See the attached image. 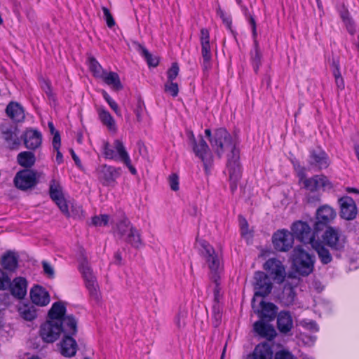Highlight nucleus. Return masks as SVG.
Returning a JSON list of instances; mask_svg holds the SVG:
<instances>
[{"mask_svg": "<svg viewBox=\"0 0 359 359\" xmlns=\"http://www.w3.org/2000/svg\"><path fill=\"white\" fill-rule=\"evenodd\" d=\"M332 65L334 67L333 75L335 78L336 85L339 89L342 90L344 88V83L339 71L338 62L333 60Z\"/></svg>", "mask_w": 359, "mask_h": 359, "instance_id": "44", "label": "nucleus"}, {"mask_svg": "<svg viewBox=\"0 0 359 359\" xmlns=\"http://www.w3.org/2000/svg\"><path fill=\"white\" fill-rule=\"evenodd\" d=\"M255 51L252 53V63L254 71L257 73L261 65V53L259 49L257 40H255Z\"/></svg>", "mask_w": 359, "mask_h": 359, "instance_id": "43", "label": "nucleus"}, {"mask_svg": "<svg viewBox=\"0 0 359 359\" xmlns=\"http://www.w3.org/2000/svg\"><path fill=\"white\" fill-rule=\"evenodd\" d=\"M49 194L51 199L55 201L60 210L67 217L70 216L69 205L64 197L62 188L60 183L52 180L50 182Z\"/></svg>", "mask_w": 359, "mask_h": 359, "instance_id": "11", "label": "nucleus"}, {"mask_svg": "<svg viewBox=\"0 0 359 359\" xmlns=\"http://www.w3.org/2000/svg\"><path fill=\"white\" fill-rule=\"evenodd\" d=\"M102 152L107 159L119 160L122 161L129 169L133 175L137 173L136 169L132 165L131 160L123 143L120 140H116L113 144L104 142Z\"/></svg>", "mask_w": 359, "mask_h": 359, "instance_id": "2", "label": "nucleus"}, {"mask_svg": "<svg viewBox=\"0 0 359 359\" xmlns=\"http://www.w3.org/2000/svg\"><path fill=\"white\" fill-rule=\"evenodd\" d=\"M275 359H294V358L290 352L280 351L276 353Z\"/></svg>", "mask_w": 359, "mask_h": 359, "instance_id": "57", "label": "nucleus"}, {"mask_svg": "<svg viewBox=\"0 0 359 359\" xmlns=\"http://www.w3.org/2000/svg\"><path fill=\"white\" fill-rule=\"evenodd\" d=\"M60 147V136L58 132H55L53 139V147L54 150H57Z\"/></svg>", "mask_w": 359, "mask_h": 359, "instance_id": "60", "label": "nucleus"}, {"mask_svg": "<svg viewBox=\"0 0 359 359\" xmlns=\"http://www.w3.org/2000/svg\"><path fill=\"white\" fill-rule=\"evenodd\" d=\"M252 306L255 312L259 313L262 318L272 320L276 316L277 307L272 303L265 302L263 299H261L258 306H257L256 299L253 298Z\"/></svg>", "mask_w": 359, "mask_h": 359, "instance_id": "20", "label": "nucleus"}, {"mask_svg": "<svg viewBox=\"0 0 359 359\" xmlns=\"http://www.w3.org/2000/svg\"><path fill=\"white\" fill-rule=\"evenodd\" d=\"M109 217L107 215H100L92 218V224L95 226H102L108 224Z\"/></svg>", "mask_w": 359, "mask_h": 359, "instance_id": "47", "label": "nucleus"}, {"mask_svg": "<svg viewBox=\"0 0 359 359\" xmlns=\"http://www.w3.org/2000/svg\"><path fill=\"white\" fill-rule=\"evenodd\" d=\"M8 290L14 297L18 299H23L27 294V280L23 277H16L13 281L10 280Z\"/></svg>", "mask_w": 359, "mask_h": 359, "instance_id": "22", "label": "nucleus"}, {"mask_svg": "<svg viewBox=\"0 0 359 359\" xmlns=\"http://www.w3.org/2000/svg\"><path fill=\"white\" fill-rule=\"evenodd\" d=\"M342 18L346 25L348 32L351 35H353L356 32V29L353 21L350 18H348V14L342 15Z\"/></svg>", "mask_w": 359, "mask_h": 359, "instance_id": "52", "label": "nucleus"}, {"mask_svg": "<svg viewBox=\"0 0 359 359\" xmlns=\"http://www.w3.org/2000/svg\"><path fill=\"white\" fill-rule=\"evenodd\" d=\"M18 163L25 168L32 167L36 161L35 155L31 151L20 152L17 157Z\"/></svg>", "mask_w": 359, "mask_h": 359, "instance_id": "36", "label": "nucleus"}, {"mask_svg": "<svg viewBox=\"0 0 359 359\" xmlns=\"http://www.w3.org/2000/svg\"><path fill=\"white\" fill-rule=\"evenodd\" d=\"M32 302L39 306H45L50 303V295L45 288L40 285L34 286L30 290Z\"/></svg>", "mask_w": 359, "mask_h": 359, "instance_id": "23", "label": "nucleus"}, {"mask_svg": "<svg viewBox=\"0 0 359 359\" xmlns=\"http://www.w3.org/2000/svg\"><path fill=\"white\" fill-rule=\"evenodd\" d=\"M199 245L201 247V255L205 260L212 278L215 282L217 281L219 274L222 271V259L219 254L216 252L215 249L205 241L201 240L198 241Z\"/></svg>", "mask_w": 359, "mask_h": 359, "instance_id": "4", "label": "nucleus"}, {"mask_svg": "<svg viewBox=\"0 0 359 359\" xmlns=\"http://www.w3.org/2000/svg\"><path fill=\"white\" fill-rule=\"evenodd\" d=\"M99 117L101 121L110 130H115V121L109 111L104 109H99Z\"/></svg>", "mask_w": 359, "mask_h": 359, "instance_id": "39", "label": "nucleus"}, {"mask_svg": "<svg viewBox=\"0 0 359 359\" xmlns=\"http://www.w3.org/2000/svg\"><path fill=\"white\" fill-rule=\"evenodd\" d=\"M66 304L59 301L55 302L48 311V320L59 321L66 325V329L72 333L77 332V321L72 315L66 314Z\"/></svg>", "mask_w": 359, "mask_h": 359, "instance_id": "3", "label": "nucleus"}, {"mask_svg": "<svg viewBox=\"0 0 359 359\" xmlns=\"http://www.w3.org/2000/svg\"><path fill=\"white\" fill-rule=\"evenodd\" d=\"M3 138L11 149H17L20 145L19 131L16 128L4 132Z\"/></svg>", "mask_w": 359, "mask_h": 359, "instance_id": "31", "label": "nucleus"}, {"mask_svg": "<svg viewBox=\"0 0 359 359\" xmlns=\"http://www.w3.org/2000/svg\"><path fill=\"white\" fill-rule=\"evenodd\" d=\"M255 296L253 298L264 297L271 291L272 283L267 276L262 271H257L255 273Z\"/></svg>", "mask_w": 359, "mask_h": 359, "instance_id": "18", "label": "nucleus"}, {"mask_svg": "<svg viewBox=\"0 0 359 359\" xmlns=\"http://www.w3.org/2000/svg\"><path fill=\"white\" fill-rule=\"evenodd\" d=\"M180 68L177 63H172L171 67L167 72L168 81H173L179 74Z\"/></svg>", "mask_w": 359, "mask_h": 359, "instance_id": "50", "label": "nucleus"}, {"mask_svg": "<svg viewBox=\"0 0 359 359\" xmlns=\"http://www.w3.org/2000/svg\"><path fill=\"white\" fill-rule=\"evenodd\" d=\"M254 330L259 336L267 339H272L276 335L275 330L262 321H257L254 324Z\"/></svg>", "mask_w": 359, "mask_h": 359, "instance_id": "32", "label": "nucleus"}, {"mask_svg": "<svg viewBox=\"0 0 359 359\" xmlns=\"http://www.w3.org/2000/svg\"><path fill=\"white\" fill-rule=\"evenodd\" d=\"M239 224L241 227V235L247 238H251L252 235L250 232H249L248 230V224L246 219L243 217L240 216Z\"/></svg>", "mask_w": 359, "mask_h": 359, "instance_id": "51", "label": "nucleus"}, {"mask_svg": "<svg viewBox=\"0 0 359 359\" xmlns=\"http://www.w3.org/2000/svg\"><path fill=\"white\" fill-rule=\"evenodd\" d=\"M273 352L267 344H258L252 353L248 354L243 359H272Z\"/></svg>", "mask_w": 359, "mask_h": 359, "instance_id": "26", "label": "nucleus"}, {"mask_svg": "<svg viewBox=\"0 0 359 359\" xmlns=\"http://www.w3.org/2000/svg\"><path fill=\"white\" fill-rule=\"evenodd\" d=\"M341 211L340 215L346 220L353 219L357 215L355 201L349 196H344L339 200Z\"/></svg>", "mask_w": 359, "mask_h": 359, "instance_id": "21", "label": "nucleus"}, {"mask_svg": "<svg viewBox=\"0 0 359 359\" xmlns=\"http://www.w3.org/2000/svg\"><path fill=\"white\" fill-rule=\"evenodd\" d=\"M43 269L44 273L48 276L49 278H53L54 277V269L53 266L47 262L43 261L42 262Z\"/></svg>", "mask_w": 359, "mask_h": 359, "instance_id": "56", "label": "nucleus"}, {"mask_svg": "<svg viewBox=\"0 0 359 359\" xmlns=\"http://www.w3.org/2000/svg\"><path fill=\"white\" fill-rule=\"evenodd\" d=\"M100 79L115 90H118L123 88L119 76L116 72L108 73L106 72Z\"/></svg>", "mask_w": 359, "mask_h": 359, "instance_id": "34", "label": "nucleus"}, {"mask_svg": "<svg viewBox=\"0 0 359 359\" xmlns=\"http://www.w3.org/2000/svg\"><path fill=\"white\" fill-rule=\"evenodd\" d=\"M143 102L142 101H138L136 108L135 109V113L138 121H141L142 120V114L143 111Z\"/></svg>", "mask_w": 359, "mask_h": 359, "instance_id": "59", "label": "nucleus"}, {"mask_svg": "<svg viewBox=\"0 0 359 359\" xmlns=\"http://www.w3.org/2000/svg\"><path fill=\"white\" fill-rule=\"evenodd\" d=\"M71 334H65L64 338L60 342V353L65 357H72L75 355L77 350V343L71 336Z\"/></svg>", "mask_w": 359, "mask_h": 359, "instance_id": "25", "label": "nucleus"}, {"mask_svg": "<svg viewBox=\"0 0 359 359\" xmlns=\"http://www.w3.org/2000/svg\"><path fill=\"white\" fill-rule=\"evenodd\" d=\"M2 265L5 269L13 271L18 266V259L13 254L8 253L2 258Z\"/></svg>", "mask_w": 359, "mask_h": 359, "instance_id": "40", "label": "nucleus"}, {"mask_svg": "<svg viewBox=\"0 0 359 359\" xmlns=\"http://www.w3.org/2000/svg\"><path fill=\"white\" fill-rule=\"evenodd\" d=\"M88 62L89 68L93 72V75L95 77L100 79L106 72L102 69L101 65L94 57H90Z\"/></svg>", "mask_w": 359, "mask_h": 359, "instance_id": "42", "label": "nucleus"}, {"mask_svg": "<svg viewBox=\"0 0 359 359\" xmlns=\"http://www.w3.org/2000/svg\"><path fill=\"white\" fill-rule=\"evenodd\" d=\"M308 162L309 170L313 169L315 171L326 169L330 165L329 157L321 149L311 150Z\"/></svg>", "mask_w": 359, "mask_h": 359, "instance_id": "14", "label": "nucleus"}, {"mask_svg": "<svg viewBox=\"0 0 359 359\" xmlns=\"http://www.w3.org/2000/svg\"><path fill=\"white\" fill-rule=\"evenodd\" d=\"M278 328L280 332L287 333L293 327V320L288 311H280L277 318Z\"/></svg>", "mask_w": 359, "mask_h": 359, "instance_id": "28", "label": "nucleus"}, {"mask_svg": "<svg viewBox=\"0 0 359 359\" xmlns=\"http://www.w3.org/2000/svg\"><path fill=\"white\" fill-rule=\"evenodd\" d=\"M217 15L219 16V18L222 20L224 24L226 26L227 28L231 29V18L230 15H228L225 13V12L218 6L216 10Z\"/></svg>", "mask_w": 359, "mask_h": 359, "instance_id": "48", "label": "nucleus"}, {"mask_svg": "<svg viewBox=\"0 0 359 359\" xmlns=\"http://www.w3.org/2000/svg\"><path fill=\"white\" fill-rule=\"evenodd\" d=\"M133 226L130 222L126 217H123L116 224L115 233L121 238H125L127 234L130 231V229H133Z\"/></svg>", "mask_w": 359, "mask_h": 359, "instance_id": "38", "label": "nucleus"}, {"mask_svg": "<svg viewBox=\"0 0 359 359\" xmlns=\"http://www.w3.org/2000/svg\"><path fill=\"white\" fill-rule=\"evenodd\" d=\"M121 169L107 165H102L97 169L98 178L102 185L114 187L116 179L121 175Z\"/></svg>", "mask_w": 359, "mask_h": 359, "instance_id": "12", "label": "nucleus"}, {"mask_svg": "<svg viewBox=\"0 0 359 359\" xmlns=\"http://www.w3.org/2000/svg\"><path fill=\"white\" fill-rule=\"evenodd\" d=\"M264 269L276 283H280L285 280V269L280 260L276 258L268 259L264 264Z\"/></svg>", "mask_w": 359, "mask_h": 359, "instance_id": "13", "label": "nucleus"}, {"mask_svg": "<svg viewBox=\"0 0 359 359\" xmlns=\"http://www.w3.org/2000/svg\"><path fill=\"white\" fill-rule=\"evenodd\" d=\"M23 138L25 146L29 149H36L41 144L42 135L36 130H27L24 133Z\"/></svg>", "mask_w": 359, "mask_h": 359, "instance_id": "24", "label": "nucleus"}, {"mask_svg": "<svg viewBox=\"0 0 359 359\" xmlns=\"http://www.w3.org/2000/svg\"><path fill=\"white\" fill-rule=\"evenodd\" d=\"M71 208L74 217H81L82 216L83 210L81 205L72 204Z\"/></svg>", "mask_w": 359, "mask_h": 359, "instance_id": "58", "label": "nucleus"}, {"mask_svg": "<svg viewBox=\"0 0 359 359\" xmlns=\"http://www.w3.org/2000/svg\"><path fill=\"white\" fill-rule=\"evenodd\" d=\"M187 135L194 153L202 161L205 170H207L213 161L212 154L208 144L202 136L196 140L192 131L188 130Z\"/></svg>", "mask_w": 359, "mask_h": 359, "instance_id": "5", "label": "nucleus"}, {"mask_svg": "<svg viewBox=\"0 0 359 359\" xmlns=\"http://www.w3.org/2000/svg\"><path fill=\"white\" fill-rule=\"evenodd\" d=\"M124 240L135 248H139L142 245V241L140 238V232L135 227L130 229V231L127 234Z\"/></svg>", "mask_w": 359, "mask_h": 359, "instance_id": "37", "label": "nucleus"}, {"mask_svg": "<svg viewBox=\"0 0 359 359\" xmlns=\"http://www.w3.org/2000/svg\"><path fill=\"white\" fill-rule=\"evenodd\" d=\"M138 50L147 60L149 66L156 67L158 65V57L152 56V55L150 54L148 50H147L144 46L138 45Z\"/></svg>", "mask_w": 359, "mask_h": 359, "instance_id": "41", "label": "nucleus"}, {"mask_svg": "<svg viewBox=\"0 0 359 359\" xmlns=\"http://www.w3.org/2000/svg\"><path fill=\"white\" fill-rule=\"evenodd\" d=\"M312 248L317 252L318 257L323 264H327L332 260V257L328 249L320 241L312 242Z\"/></svg>", "mask_w": 359, "mask_h": 359, "instance_id": "30", "label": "nucleus"}, {"mask_svg": "<svg viewBox=\"0 0 359 359\" xmlns=\"http://www.w3.org/2000/svg\"><path fill=\"white\" fill-rule=\"evenodd\" d=\"M300 325L312 332H316L318 331L317 324L313 320H302L300 322Z\"/></svg>", "mask_w": 359, "mask_h": 359, "instance_id": "53", "label": "nucleus"}, {"mask_svg": "<svg viewBox=\"0 0 359 359\" xmlns=\"http://www.w3.org/2000/svg\"><path fill=\"white\" fill-rule=\"evenodd\" d=\"M109 105L114 111V112L116 113V115H118L119 116H121V111L119 110L118 106L114 100L111 102V103Z\"/></svg>", "mask_w": 359, "mask_h": 359, "instance_id": "62", "label": "nucleus"}, {"mask_svg": "<svg viewBox=\"0 0 359 359\" xmlns=\"http://www.w3.org/2000/svg\"><path fill=\"white\" fill-rule=\"evenodd\" d=\"M36 172L30 170H24L16 174L14 183L18 189L26 190L34 187L36 184Z\"/></svg>", "mask_w": 359, "mask_h": 359, "instance_id": "17", "label": "nucleus"}, {"mask_svg": "<svg viewBox=\"0 0 359 359\" xmlns=\"http://www.w3.org/2000/svg\"><path fill=\"white\" fill-rule=\"evenodd\" d=\"M7 115L15 122H21L25 119L22 107L18 102H10L6 109Z\"/></svg>", "mask_w": 359, "mask_h": 359, "instance_id": "29", "label": "nucleus"}, {"mask_svg": "<svg viewBox=\"0 0 359 359\" xmlns=\"http://www.w3.org/2000/svg\"><path fill=\"white\" fill-rule=\"evenodd\" d=\"M18 312L20 317L27 321H32L37 316L36 310L33 305H20L18 308Z\"/></svg>", "mask_w": 359, "mask_h": 359, "instance_id": "35", "label": "nucleus"}, {"mask_svg": "<svg viewBox=\"0 0 359 359\" xmlns=\"http://www.w3.org/2000/svg\"><path fill=\"white\" fill-rule=\"evenodd\" d=\"M200 42L201 46V55L203 57V68L204 71H208L211 67L212 54L210 44V33L205 28L201 29Z\"/></svg>", "mask_w": 359, "mask_h": 359, "instance_id": "16", "label": "nucleus"}, {"mask_svg": "<svg viewBox=\"0 0 359 359\" xmlns=\"http://www.w3.org/2000/svg\"><path fill=\"white\" fill-rule=\"evenodd\" d=\"M11 278L8 274L1 269H0V290H6L9 287V281Z\"/></svg>", "mask_w": 359, "mask_h": 359, "instance_id": "49", "label": "nucleus"}, {"mask_svg": "<svg viewBox=\"0 0 359 359\" xmlns=\"http://www.w3.org/2000/svg\"><path fill=\"white\" fill-rule=\"evenodd\" d=\"M323 242L334 250L341 251L346 242V236L339 229L329 226L323 235Z\"/></svg>", "mask_w": 359, "mask_h": 359, "instance_id": "10", "label": "nucleus"}, {"mask_svg": "<svg viewBox=\"0 0 359 359\" xmlns=\"http://www.w3.org/2000/svg\"><path fill=\"white\" fill-rule=\"evenodd\" d=\"M293 234L287 230H281L275 233L273 236V243L278 251H287L293 244Z\"/></svg>", "mask_w": 359, "mask_h": 359, "instance_id": "19", "label": "nucleus"}, {"mask_svg": "<svg viewBox=\"0 0 359 359\" xmlns=\"http://www.w3.org/2000/svg\"><path fill=\"white\" fill-rule=\"evenodd\" d=\"M212 151L221 158H227L226 168L229 173L230 187L232 191L237 188V182L241 178L240 151L238 142L224 128L216 129L212 134L210 129L205 130Z\"/></svg>", "mask_w": 359, "mask_h": 359, "instance_id": "1", "label": "nucleus"}, {"mask_svg": "<svg viewBox=\"0 0 359 359\" xmlns=\"http://www.w3.org/2000/svg\"><path fill=\"white\" fill-rule=\"evenodd\" d=\"M296 293L294 288L290 285H285L283 287L282 296L280 297L281 302L285 306L292 305L295 301Z\"/></svg>", "mask_w": 359, "mask_h": 359, "instance_id": "33", "label": "nucleus"}, {"mask_svg": "<svg viewBox=\"0 0 359 359\" xmlns=\"http://www.w3.org/2000/svg\"><path fill=\"white\" fill-rule=\"evenodd\" d=\"M43 88L44 91L46 92V93L48 96H51L52 90H51L50 86L49 83L45 81L44 85L43 86Z\"/></svg>", "mask_w": 359, "mask_h": 359, "instance_id": "63", "label": "nucleus"}, {"mask_svg": "<svg viewBox=\"0 0 359 359\" xmlns=\"http://www.w3.org/2000/svg\"><path fill=\"white\" fill-rule=\"evenodd\" d=\"M102 11L104 13V17L105 18L107 25L109 27H112L115 25V21L110 13V11L106 7H102Z\"/></svg>", "mask_w": 359, "mask_h": 359, "instance_id": "54", "label": "nucleus"}, {"mask_svg": "<svg viewBox=\"0 0 359 359\" xmlns=\"http://www.w3.org/2000/svg\"><path fill=\"white\" fill-rule=\"evenodd\" d=\"M187 311L185 309H180L175 317V324L179 330H182L186 325Z\"/></svg>", "mask_w": 359, "mask_h": 359, "instance_id": "45", "label": "nucleus"}, {"mask_svg": "<svg viewBox=\"0 0 359 359\" xmlns=\"http://www.w3.org/2000/svg\"><path fill=\"white\" fill-rule=\"evenodd\" d=\"M57 151V156H56V161L58 163H61L62 162V155L59 149L55 150Z\"/></svg>", "mask_w": 359, "mask_h": 359, "instance_id": "64", "label": "nucleus"}, {"mask_svg": "<svg viewBox=\"0 0 359 359\" xmlns=\"http://www.w3.org/2000/svg\"><path fill=\"white\" fill-rule=\"evenodd\" d=\"M248 20L252 27V36H253L254 41L257 40V34L255 20L254 19V18L252 16L249 15Z\"/></svg>", "mask_w": 359, "mask_h": 359, "instance_id": "61", "label": "nucleus"}, {"mask_svg": "<svg viewBox=\"0 0 359 359\" xmlns=\"http://www.w3.org/2000/svg\"><path fill=\"white\" fill-rule=\"evenodd\" d=\"M164 90L175 97L179 93L178 85L173 81H167L164 85Z\"/></svg>", "mask_w": 359, "mask_h": 359, "instance_id": "46", "label": "nucleus"}, {"mask_svg": "<svg viewBox=\"0 0 359 359\" xmlns=\"http://www.w3.org/2000/svg\"><path fill=\"white\" fill-rule=\"evenodd\" d=\"M79 271L81 273L85 281L86 287L88 289L91 297L97 300L99 299L98 284L93 270L89 266L86 257L81 252L79 258Z\"/></svg>", "mask_w": 359, "mask_h": 359, "instance_id": "8", "label": "nucleus"}, {"mask_svg": "<svg viewBox=\"0 0 359 359\" xmlns=\"http://www.w3.org/2000/svg\"><path fill=\"white\" fill-rule=\"evenodd\" d=\"M169 183L172 190L177 191L179 189V178L176 174H172L169 177Z\"/></svg>", "mask_w": 359, "mask_h": 359, "instance_id": "55", "label": "nucleus"}, {"mask_svg": "<svg viewBox=\"0 0 359 359\" xmlns=\"http://www.w3.org/2000/svg\"><path fill=\"white\" fill-rule=\"evenodd\" d=\"M72 334V333L66 329V325L56 320H48L43 323L39 329V335L42 340L46 343H53L60 337L61 334Z\"/></svg>", "mask_w": 359, "mask_h": 359, "instance_id": "7", "label": "nucleus"}, {"mask_svg": "<svg viewBox=\"0 0 359 359\" xmlns=\"http://www.w3.org/2000/svg\"><path fill=\"white\" fill-rule=\"evenodd\" d=\"M315 257L297 246L293 250V266L296 272L302 276H308L313 270Z\"/></svg>", "mask_w": 359, "mask_h": 359, "instance_id": "6", "label": "nucleus"}, {"mask_svg": "<svg viewBox=\"0 0 359 359\" xmlns=\"http://www.w3.org/2000/svg\"><path fill=\"white\" fill-rule=\"evenodd\" d=\"M298 175L304 187L310 191H318L320 189L324 190L330 189L332 187L330 181L323 175H315L311 178H306L304 168L299 167Z\"/></svg>", "mask_w": 359, "mask_h": 359, "instance_id": "9", "label": "nucleus"}, {"mask_svg": "<svg viewBox=\"0 0 359 359\" xmlns=\"http://www.w3.org/2000/svg\"><path fill=\"white\" fill-rule=\"evenodd\" d=\"M292 231L293 236L304 243L315 242V235L312 232L311 227L306 222L297 221L292 224Z\"/></svg>", "mask_w": 359, "mask_h": 359, "instance_id": "15", "label": "nucleus"}, {"mask_svg": "<svg viewBox=\"0 0 359 359\" xmlns=\"http://www.w3.org/2000/svg\"><path fill=\"white\" fill-rule=\"evenodd\" d=\"M336 217L334 210L329 205H323L317 210V223L326 224L332 222Z\"/></svg>", "mask_w": 359, "mask_h": 359, "instance_id": "27", "label": "nucleus"}]
</instances>
